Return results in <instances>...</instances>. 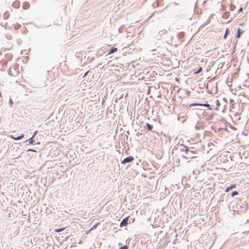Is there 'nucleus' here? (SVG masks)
<instances>
[{
	"instance_id": "39448f33",
	"label": "nucleus",
	"mask_w": 249,
	"mask_h": 249,
	"mask_svg": "<svg viewBox=\"0 0 249 249\" xmlns=\"http://www.w3.org/2000/svg\"><path fill=\"white\" fill-rule=\"evenodd\" d=\"M23 137H24V135H23V134L21 135L20 136H18V137H14V136H13V135H11V137L12 139H14V140H20V139H22Z\"/></svg>"
},
{
	"instance_id": "423d86ee",
	"label": "nucleus",
	"mask_w": 249,
	"mask_h": 249,
	"mask_svg": "<svg viewBox=\"0 0 249 249\" xmlns=\"http://www.w3.org/2000/svg\"><path fill=\"white\" fill-rule=\"evenodd\" d=\"M10 17V13L9 12H5L3 14V18L5 19H8Z\"/></svg>"
},
{
	"instance_id": "4468645a",
	"label": "nucleus",
	"mask_w": 249,
	"mask_h": 249,
	"mask_svg": "<svg viewBox=\"0 0 249 249\" xmlns=\"http://www.w3.org/2000/svg\"><path fill=\"white\" fill-rule=\"evenodd\" d=\"M99 225V223L94 225L90 230H89V231L93 230V229H95L96 228V227H97V226Z\"/></svg>"
},
{
	"instance_id": "6e6552de",
	"label": "nucleus",
	"mask_w": 249,
	"mask_h": 249,
	"mask_svg": "<svg viewBox=\"0 0 249 249\" xmlns=\"http://www.w3.org/2000/svg\"><path fill=\"white\" fill-rule=\"evenodd\" d=\"M66 229V228H59V229H56L54 230V232H59L61 231H63Z\"/></svg>"
},
{
	"instance_id": "dca6fc26",
	"label": "nucleus",
	"mask_w": 249,
	"mask_h": 249,
	"mask_svg": "<svg viewBox=\"0 0 249 249\" xmlns=\"http://www.w3.org/2000/svg\"><path fill=\"white\" fill-rule=\"evenodd\" d=\"M29 143H33L34 142V141H33V138H31V139H30L29 140Z\"/></svg>"
},
{
	"instance_id": "7ed1b4c3",
	"label": "nucleus",
	"mask_w": 249,
	"mask_h": 249,
	"mask_svg": "<svg viewBox=\"0 0 249 249\" xmlns=\"http://www.w3.org/2000/svg\"><path fill=\"white\" fill-rule=\"evenodd\" d=\"M196 106H205V107H209V105H208V104H197V103H194V104H191L189 105V107Z\"/></svg>"
},
{
	"instance_id": "20e7f679",
	"label": "nucleus",
	"mask_w": 249,
	"mask_h": 249,
	"mask_svg": "<svg viewBox=\"0 0 249 249\" xmlns=\"http://www.w3.org/2000/svg\"><path fill=\"white\" fill-rule=\"evenodd\" d=\"M236 184H232L229 187H227L225 190L226 192H228L231 189L236 187Z\"/></svg>"
},
{
	"instance_id": "f3484780",
	"label": "nucleus",
	"mask_w": 249,
	"mask_h": 249,
	"mask_svg": "<svg viewBox=\"0 0 249 249\" xmlns=\"http://www.w3.org/2000/svg\"><path fill=\"white\" fill-rule=\"evenodd\" d=\"M242 11H243V8H242V7H240V8H239V9L238 10V13H240V12H242Z\"/></svg>"
},
{
	"instance_id": "6ab92c4d",
	"label": "nucleus",
	"mask_w": 249,
	"mask_h": 249,
	"mask_svg": "<svg viewBox=\"0 0 249 249\" xmlns=\"http://www.w3.org/2000/svg\"><path fill=\"white\" fill-rule=\"evenodd\" d=\"M184 151H185L186 152L188 153V147H185Z\"/></svg>"
},
{
	"instance_id": "f8f14e48",
	"label": "nucleus",
	"mask_w": 249,
	"mask_h": 249,
	"mask_svg": "<svg viewBox=\"0 0 249 249\" xmlns=\"http://www.w3.org/2000/svg\"><path fill=\"white\" fill-rule=\"evenodd\" d=\"M238 194V192L237 191H233L231 194V196L233 197L234 196Z\"/></svg>"
},
{
	"instance_id": "ddd939ff",
	"label": "nucleus",
	"mask_w": 249,
	"mask_h": 249,
	"mask_svg": "<svg viewBox=\"0 0 249 249\" xmlns=\"http://www.w3.org/2000/svg\"><path fill=\"white\" fill-rule=\"evenodd\" d=\"M240 28L238 29L237 30V37L239 38L240 37Z\"/></svg>"
},
{
	"instance_id": "f03ea898",
	"label": "nucleus",
	"mask_w": 249,
	"mask_h": 249,
	"mask_svg": "<svg viewBox=\"0 0 249 249\" xmlns=\"http://www.w3.org/2000/svg\"><path fill=\"white\" fill-rule=\"evenodd\" d=\"M134 160V158L132 156L128 157L122 161V163H125L132 162Z\"/></svg>"
},
{
	"instance_id": "1a4fd4ad",
	"label": "nucleus",
	"mask_w": 249,
	"mask_h": 249,
	"mask_svg": "<svg viewBox=\"0 0 249 249\" xmlns=\"http://www.w3.org/2000/svg\"><path fill=\"white\" fill-rule=\"evenodd\" d=\"M229 34V30L227 28L226 32H225V35L224 36V39H226L227 37V36Z\"/></svg>"
},
{
	"instance_id": "0eeeda50",
	"label": "nucleus",
	"mask_w": 249,
	"mask_h": 249,
	"mask_svg": "<svg viewBox=\"0 0 249 249\" xmlns=\"http://www.w3.org/2000/svg\"><path fill=\"white\" fill-rule=\"evenodd\" d=\"M117 51V48H112V49L110 50V51L108 53V54L113 53L116 52Z\"/></svg>"
},
{
	"instance_id": "aec40b11",
	"label": "nucleus",
	"mask_w": 249,
	"mask_h": 249,
	"mask_svg": "<svg viewBox=\"0 0 249 249\" xmlns=\"http://www.w3.org/2000/svg\"><path fill=\"white\" fill-rule=\"evenodd\" d=\"M194 158H195V157H193V156L191 157V158H192V159Z\"/></svg>"
},
{
	"instance_id": "9d476101",
	"label": "nucleus",
	"mask_w": 249,
	"mask_h": 249,
	"mask_svg": "<svg viewBox=\"0 0 249 249\" xmlns=\"http://www.w3.org/2000/svg\"><path fill=\"white\" fill-rule=\"evenodd\" d=\"M146 125L147 126L148 130H151L153 128V126L149 124H147Z\"/></svg>"
},
{
	"instance_id": "f257e3e1",
	"label": "nucleus",
	"mask_w": 249,
	"mask_h": 249,
	"mask_svg": "<svg viewBox=\"0 0 249 249\" xmlns=\"http://www.w3.org/2000/svg\"><path fill=\"white\" fill-rule=\"evenodd\" d=\"M129 216H127L124 218L121 222L120 223V227H123L124 226H126L128 224V221Z\"/></svg>"
},
{
	"instance_id": "9b49d317",
	"label": "nucleus",
	"mask_w": 249,
	"mask_h": 249,
	"mask_svg": "<svg viewBox=\"0 0 249 249\" xmlns=\"http://www.w3.org/2000/svg\"><path fill=\"white\" fill-rule=\"evenodd\" d=\"M202 67H200L199 68V69H198V70L196 71L195 72V74L198 73L202 71Z\"/></svg>"
},
{
	"instance_id": "2eb2a0df",
	"label": "nucleus",
	"mask_w": 249,
	"mask_h": 249,
	"mask_svg": "<svg viewBox=\"0 0 249 249\" xmlns=\"http://www.w3.org/2000/svg\"><path fill=\"white\" fill-rule=\"evenodd\" d=\"M128 249V246L127 245H125V246L122 247L120 248V249Z\"/></svg>"
},
{
	"instance_id": "a211bd4d",
	"label": "nucleus",
	"mask_w": 249,
	"mask_h": 249,
	"mask_svg": "<svg viewBox=\"0 0 249 249\" xmlns=\"http://www.w3.org/2000/svg\"><path fill=\"white\" fill-rule=\"evenodd\" d=\"M27 151H33V152H36V150H33V149H28V150H27Z\"/></svg>"
}]
</instances>
